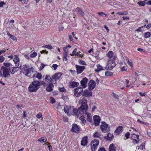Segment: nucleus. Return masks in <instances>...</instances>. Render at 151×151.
<instances>
[{"mask_svg":"<svg viewBox=\"0 0 151 151\" xmlns=\"http://www.w3.org/2000/svg\"><path fill=\"white\" fill-rule=\"evenodd\" d=\"M22 73L26 76L31 78L35 77L36 73L32 67L30 68L29 66L26 65H23Z\"/></svg>","mask_w":151,"mask_h":151,"instance_id":"1","label":"nucleus"},{"mask_svg":"<svg viewBox=\"0 0 151 151\" xmlns=\"http://www.w3.org/2000/svg\"><path fill=\"white\" fill-rule=\"evenodd\" d=\"M45 83L43 81H34L29 85L28 90L31 92H36L40 88V86L42 85H45Z\"/></svg>","mask_w":151,"mask_h":151,"instance_id":"2","label":"nucleus"},{"mask_svg":"<svg viewBox=\"0 0 151 151\" xmlns=\"http://www.w3.org/2000/svg\"><path fill=\"white\" fill-rule=\"evenodd\" d=\"M10 69L4 66H1L0 69V76L4 78H9L10 77Z\"/></svg>","mask_w":151,"mask_h":151,"instance_id":"3","label":"nucleus"},{"mask_svg":"<svg viewBox=\"0 0 151 151\" xmlns=\"http://www.w3.org/2000/svg\"><path fill=\"white\" fill-rule=\"evenodd\" d=\"M87 110L84 111L83 108H81V107L79 108L78 109H75L74 110L73 115H75L78 117L79 115L81 116L83 114H87Z\"/></svg>","mask_w":151,"mask_h":151,"instance_id":"4","label":"nucleus"},{"mask_svg":"<svg viewBox=\"0 0 151 151\" xmlns=\"http://www.w3.org/2000/svg\"><path fill=\"white\" fill-rule=\"evenodd\" d=\"M79 104L81 105V108H83L84 110H88V105L87 101L84 97L81 99L78 102Z\"/></svg>","mask_w":151,"mask_h":151,"instance_id":"5","label":"nucleus"},{"mask_svg":"<svg viewBox=\"0 0 151 151\" xmlns=\"http://www.w3.org/2000/svg\"><path fill=\"white\" fill-rule=\"evenodd\" d=\"M74 109L73 107L70 106H65L64 107V111L65 113H67L68 115L69 116L73 115Z\"/></svg>","mask_w":151,"mask_h":151,"instance_id":"6","label":"nucleus"},{"mask_svg":"<svg viewBox=\"0 0 151 151\" xmlns=\"http://www.w3.org/2000/svg\"><path fill=\"white\" fill-rule=\"evenodd\" d=\"M99 141L96 139H93L91 142V147L92 151H95L99 145Z\"/></svg>","mask_w":151,"mask_h":151,"instance_id":"7","label":"nucleus"},{"mask_svg":"<svg viewBox=\"0 0 151 151\" xmlns=\"http://www.w3.org/2000/svg\"><path fill=\"white\" fill-rule=\"evenodd\" d=\"M101 129L104 132H106L110 130L109 127L105 122H102Z\"/></svg>","mask_w":151,"mask_h":151,"instance_id":"8","label":"nucleus"},{"mask_svg":"<svg viewBox=\"0 0 151 151\" xmlns=\"http://www.w3.org/2000/svg\"><path fill=\"white\" fill-rule=\"evenodd\" d=\"M116 66V63L113 60L109 61L108 63L105 67V69L107 70H110L112 69Z\"/></svg>","mask_w":151,"mask_h":151,"instance_id":"9","label":"nucleus"},{"mask_svg":"<svg viewBox=\"0 0 151 151\" xmlns=\"http://www.w3.org/2000/svg\"><path fill=\"white\" fill-rule=\"evenodd\" d=\"M74 94L76 96H80L83 92V88L81 87L77 88L75 89L74 90Z\"/></svg>","mask_w":151,"mask_h":151,"instance_id":"10","label":"nucleus"},{"mask_svg":"<svg viewBox=\"0 0 151 151\" xmlns=\"http://www.w3.org/2000/svg\"><path fill=\"white\" fill-rule=\"evenodd\" d=\"M88 86L89 90L91 91L95 88L96 86V83L93 80H91L89 81Z\"/></svg>","mask_w":151,"mask_h":151,"instance_id":"11","label":"nucleus"},{"mask_svg":"<svg viewBox=\"0 0 151 151\" xmlns=\"http://www.w3.org/2000/svg\"><path fill=\"white\" fill-rule=\"evenodd\" d=\"M80 131V128L76 124H73L72 126V131L76 133H78Z\"/></svg>","mask_w":151,"mask_h":151,"instance_id":"12","label":"nucleus"},{"mask_svg":"<svg viewBox=\"0 0 151 151\" xmlns=\"http://www.w3.org/2000/svg\"><path fill=\"white\" fill-rule=\"evenodd\" d=\"M88 81V79L86 77L83 78V80L81 81V85L84 88H86L87 84Z\"/></svg>","mask_w":151,"mask_h":151,"instance_id":"13","label":"nucleus"},{"mask_svg":"<svg viewBox=\"0 0 151 151\" xmlns=\"http://www.w3.org/2000/svg\"><path fill=\"white\" fill-rule=\"evenodd\" d=\"M76 68L77 72L78 74L81 73L85 68L84 66H79L77 65H76Z\"/></svg>","mask_w":151,"mask_h":151,"instance_id":"14","label":"nucleus"},{"mask_svg":"<svg viewBox=\"0 0 151 151\" xmlns=\"http://www.w3.org/2000/svg\"><path fill=\"white\" fill-rule=\"evenodd\" d=\"M94 120V124L96 126H98L99 125L100 121V117L97 115H95L93 117Z\"/></svg>","mask_w":151,"mask_h":151,"instance_id":"15","label":"nucleus"},{"mask_svg":"<svg viewBox=\"0 0 151 151\" xmlns=\"http://www.w3.org/2000/svg\"><path fill=\"white\" fill-rule=\"evenodd\" d=\"M13 60L16 66H19V59L17 55H14L13 58Z\"/></svg>","mask_w":151,"mask_h":151,"instance_id":"16","label":"nucleus"},{"mask_svg":"<svg viewBox=\"0 0 151 151\" xmlns=\"http://www.w3.org/2000/svg\"><path fill=\"white\" fill-rule=\"evenodd\" d=\"M83 96L90 97L92 96V92L87 90H85L83 94Z\"/></svg>","mask_w":151,"mask_h":151,"instance_id":"17","label":"nucleus"},{"mask_svg":"<svg viewBox=\"0 0 151 151\" xmlns=\"http://www.w3.org/2000/svg\"><path fill=\"white\" fill-rule=\"evenodd\" d=\"M87 137H83L81 141V145L83 146H85L87 145Z\"/></svg>","mask_w":151,"mask_h":151,"instance_id":"18","label":"nucleus"},{"mask_svg":"<svg viewBox=\"0 0 151 151\" xmlns=\"http://www.w3.org/2000/svg\"><path fill=\"white\" fill-rule=\"evenodd\" d=\"M120 68H121V71H123L126 70H127V65L125 63H123L122 62L120 63Z\"/></svg>","mask_w":151,"mask_h":151,"instance_id":"19","label":"nucleus"},{"mask_svg":"<svg viewBox=\"0 0 151 151\" xmlns=\"http://www.w3.org/2000/svg\"><path fill=\"white\" fill-rule=\"evenodd\" d=\"M61 76V74L60 73H58L55 74L53 76H52V79L54 80H56L59 79Z\"/></svg>","mask_w":151,"mask_h":151,"instance_id":"20","label":"nucleus"},{"mask_svg":"<svg viewBox=\"0 0 151 151\" xmlns=\"http://www.w3.org/2000/svg\"><path fill=\"white\" fill-rule=\"evenodd\" d=\"M76 12H78L81 16L83 17L84 16V12L83 11L81 8L77 7L76 9Z\"/></svg>","mask_w":151,"mask_h":151,"instance_id":"21","label":"nucleus"},{"mask_svg":"<svg viewBox=\"0 0 151 151\" xmlns=\"http://www.w3.org/2000/svg\"><path fill=\"white\" fill-rule=\"evenodd\" d=\"M45 79L47 81L50 83H52V81H53L52 77V78H51L49 76L47 75H46V76Z\"/></svg>","mask_w":151,"mask_h":151,"instance_id":"22","label":"nucleus"},{"mask_svg":"<svg viewBox=\"0 0 151 151\" xmlns=\"http://www.w3.org/2000/svg\"><path fill=\"white\" fill-rule=\"evenodd\" d=\"M97 69L95 70V71L97 73H99L100 71L104 70L103 67L100 65L98 64L96 65Z\"/></svg>","mask_w":151,"mask_h":151,"instance_id":"23","label":"nucleus"},{"mask_svg":"<svg viewBox=\"0 0 151 151\" xmlns=\"http://www.w3.org/2000/svg\"><path fill=\"white\" fill-rule=\"evenodd\" d=\"M53 86L52 83H50L49 86L47 87L46 90L48 92L51 91L52 90Z\"/></svg>","mask_w":151,"mask_h":151,"instance_id":"24","label":"nucleus"},{"mask_svg":"<svg viewBox=\"0 0 151 151\" xmlns=\"http://www.w3.org/2000/svg\"><path fill=\"white\" fill-rule=\"evenodd\" d=\"M122 128L123 127L122 126L119 127L115 130V132L119 134L120 132H122Z\"/></svg>","mask_w":151,"mask_h":151,"instance_id":"25","label":"nucleus"},{"mask_svg":"<svg viewBox=\"0 0 151 151\" xmlns=\"http://www.w3.org/2000/svg\"><path fill=\"white\" fill-rule=\"evenodd\" d=\"M106 137L107 138H106L107 140H111L113 138V135L112 134L109 133H108L107 136Z\"/></svg>","mask_w":151,"mask_h":151,"instance_id":"26","label":"nucleus"},{"mask_svg":"<svg viewBox=\"0 0 151 151\" xmlns=\"http://www.w3.org/2000/svg\"><path fill=\"white\" fill-rule=\"evenodd\" d=\"M70 86L72 87H74L78 86L79 85V83L73 81L70 83Z\"/></svg>","mask_w":151,"mask_h":151,"instance_id":"27","label":"nucleus"},{"mask_svg":"<svg viewBox=\"0 0 151 151\" xmlns=\"http://www.w3.org/2000/svg\"><path fill=\"white\" fill-rule=\"evenodd\" d=\"M117 85L118 86H124L125 83L123 81H119L117 82Z\"/></svg>","mask_w":151,"mask_h":151,"instance_id":"28","label":"nucleus"},{"mask_svg":"<svg viewBox=\"0 0 151 151\" xmlns=\"http://www.w3.org/2000/svg\"><path fill=\"white\" fill-rule=\"evenodd\" d=\"M115 147L113 144L110 145L109 147V151H115Z\"/></svg>","mask_w":151,"mask_h":151,"instance_id":"29","label":"nucleus"},{"mask_svg":"<svg viewBox=\"0 0 151 151\" xmlns=\"http://www.w3.org/2000/svg\"><path fill=\"white\" fill-rule=\"evenodd\" d=\"M113 73L110 71H106L105 76H110L113 75Z\"/></svg>","mask_w":151,"mask_h":151,"instance_id":"30","label":"nucleus"},{"mask_svg":"<svg viewBox=\"0 0 151 151\" xmlns=\"http://www.w3.org/2000/svg\"><path fill=\"white\" fill-rule=\"evenodd\" d=\"M113 55V53L112 51H110L108 53V56L109 58H111Z\"/></svg>","mask_w":151,"mask_h":151,"instance_id":"31","label":"nucleus"},{"mask_svg":"<svg viewBox=\"0 0 151 151\" xmlns=\"http://www.w3.org/2000/svg\"><path fill=\"white\" fill-rule=\"evenodd\" d=\"M93 136L96 138H99L101 136V135L99 132H96L93 135Z\"/></svg>","mask_w":151,"mask_h":151,"instance_id":"32","label":"nucleus"},{"mask_svg":"<svg viewBox=\"0 0 151 151\" xmlns=\"http://www.w3.org/2000/svg\"><path fill=\"white\" fill-rule=\"evenodd\" d=\"M36 77L39 79H41L42 78V76L41 74L39 73L36 72Z\"/></svg>","mask_w":151,"mask_h":151,"instance_id":"33","label":"nucleus"},{"mask_svg":"<svg viewBox=\"0 0 151 151\" xmlns=\"http://www.w3.org/2000/svg\"><path fill=\"white\" fill-rule=\"evenodd\" d=\"M38 141L40 142H45L47 141V139H46L44 138L43 137H41L39 139Z\"/></svg>","mask_w":151,"mask_h":151,"instance_id":"34","label":"nucleus"},{"mask_svg":"<svg viewBox=\"0 0 151 151\" xmlns=\"http://www.w3.org/2000/svg\"><path fill=\"white\" fill-rule=\"evenodd\" d=\"M139 135H136L134 134H132L131 138H132V139L133 140H134V139L135 138H136L137 139H139Z\"/></svg>","mask_w":151,"mask_h":151,"instance_id":"35","label":"nucleus"},{"mask_svg":"<svg viewBox=\"0 0 151 151\" xmlns=\"http://www.w3.org/2000/svg\"><path fill=\"white\" fill-rule=\"evenodd\" d=\"M37 55V53L35 52H34L30 55V57L32 58L35 57Z\"/></svg>","mask_w":151,"mask_h":151,"instance_id":"36","label":"nucleus"},{"mask_svg":"<svg viewBox=\"0 0 151 151\" xmlns=\"http://www.w3.org/2000/svg\"><path fill=\"white\" fill-rule=\"evenodd\" d=\"M87 117L88 121L89 122L91 121L92 120V117L91 115V114H88L87 113Z\"/></svg>","mask_w":151,"mask_h":151,"instance_id":"37","label":"nucleus"},{"mask_svg":"<svg viewBox=\"0 0 151 151\" xmlns=\"http://www.w3.org/2000/svg\"><path fill=\"white\" fill-rule=\"evenodd\" d=\"M10 71L12 74H14L17 71L16 68L14 67L12 68L11 70L10 69Z\"/></svg>","mask_w":151,"mask_h":151,"instance_id":"38","label":"nucleus"},{"mask_svg":"<svg viewBox=\"0 0 151 151\" xmlns=\"http://www.w3.org/2000/svg\"><path fill=\"white\" fill-rule=\"evenodd\" d=\"M127 12L126 11L123 12H119L117 13V14L120 15H127Z\"/></svg>","mask_w":151,"mask_h":151,"instance_id":"39","label":"nucleus"},{"mask_svg":"<svg viewBox=\"0 0 151 151\" xmlns=\"http://www.w3.org/2000/svg\"><path fill=\"white\" fill-rule=\"evenodd\" d=\"M137 4L139 6H144L145 5V2L143 1H140L138 2Z\"/></svg>","mask_w":151,"mask_h":151,"instance_id":"40","label":"nucleus"},{"mask_svg":"<svg viewBox=\"0 0 151 151\" xmlns=\"http://www.w3.org/2000/svg\"><path fill=\"white\" fill-rule=\"evenodd\" d=\"M150 34L149 32H146L145 34V37L146 38H148L150 37Z\"/></svg>","mask_w":151,"mask_h":151,"instance_id":"41","label":"nucleus"},{"mask_svg":"<svg viewBox=\"0 0 151 151\" xmlns=\"http://www.w3.org/2000/svg\"><path fill=\"white\" fill-rule=\"evenodd\" d=\"M3 64L6 68L9 67L11 65V63H4Z\"/></svg>","mask_w":151,"mask_h":151,"instance_id":"42","label":"nucleus"},{"mask_svg":"<svg viewBox=\"0 0 151 151\" xmlns=\"http://www.w3.org/2000/svg\"><path fill=\"white\" fill-rule=\"evenodd\" d=\"M67 52H65V53L63 54V60L64 61H67L68 60L67 58Z\"/></svg>","mask_w":151,"mask_h":151,"instance_id":"43","label":"nucleus"},{"mask_svg":"<svg viewBox=\"0 0 151 151\" xmlns=\"http://www.w3.org/2000/svg\"><path fill=\"white\" fill-rule=\"evenodd\" d=\"M129 83H130V84H132V81H129V80L127 79L126 80V83L127 84V85L126 86V87H129L130 86V85L129 84Z\"/></svg>","mask_w":151,"mask_h":151,"instance_id":"44","label":"nucleus"},{"mask_svg":"<svg viewBox=\"0 0 151 151\" xmlns=\"http://www.w3.org/2000/svg\"><path fill=\"white\" fill-rule=\"evenodd\" d=\"M145 147V146L144 144L142 143V145L139 146V147L138 146L137 147H138V149H140L142 150H143V148H144Z\"/></svg>","mask_w":151,"mask_h":151,"instance_id":"45","label":"nucleus"},{"mask_svg":"<svg viewBox=\"0 0 151 151\" xmlns=\"http://www.w3.org/2000/svg\"><path fill=\"white\" fill-rule=\"evenodd\" d=\"M77 49L76 48H75L73 50V52L72 53V54H71V56H73L74 55H76V54L77 53V52H76Z\"/></svg>","mask_w":151,"mask_h":151,"instance_id":"46","label":"nucleus"},{"mask_svg":"<svg viewBox=\"0 0 151 151\" xmlns=\"http://www.w3.org/2000/svg\"><path fill=\"white\" fill-rule=\"evenodd\" d=\"M42 114L41 113H39L36 116L37 118L38 119H40V118H42V119H43V118L42 117Z\"/></svg>","mask_w":151,"mask_h":151,"instance_id":"47","label":"nucleus"},{"mask_svg":"<svg viewBox=\"0 0 151 151\" xmlns=\"http://www.w3.org/2000/svg\"><path fill=\"white\" fill-rule=\"evenodd\" d=\"M59 90L61 92H64L65 91V89L64 87L59 88Z\"/></svg>","mask_w":151,"mask_h":151,"instance_id":"48","label":"nucleus"},{"mask_svg":"<svg viewBox=\"0 0 151 151\" xmlns=\"http://www.w3.org/2000/svg\"><path fill=\"white\" fill-rule=\"evenodd\" d=\"M98 14L102 16H103L104 15H105L106 17L107 16V15L106 14L103 12H98Z\"/></svg>","mask_w":151,"mask_h":151,"instance_id":"49","label":"nucleus"},{"mask_svg":"<svg viewBox=\"0 0 151 151\" xmlns=\"http://www.w3.org/2000/svg\"><path fill=\"white\" fill-rule=\"evenodd\" d=\"M59 30L62 31L64 29L63 26L62 25H60L59 27Z\"/></svg>","mask_w":151,"mask_h":151,"instance_id":"50","label":"nucleus"},{"mask_svg":"<svg viewBox=\"0 0 151 151\" xmlns=\"http://www.w3.org/2000/svg\"><path fill=\"white\" fill-rule=\"evenodd\" d=\"M137 50L138 51H139L141 52H145V50H143L141 48H138Z\"/></svg>","mask_w":151,"mask_h":151,"instance_id":"51","label":"nucleus"},{"mask_svg":"<svg viewBox=\"0 0 151 151\" xmlns=\"http://www.w3.org/2000/svg\"><path fill=\"white\" fill-rule=\"evenodd\" d=\"M58 65L56 64H54L52 65V67L53 68V69L54 70L56 69L58 67Z\"/></svg>","mask_w":151,"mask_h":151,"instance_id":"52","label":"nucleus"},{"mask_svg":"<svg viewBox=\"0 0 151 151\" xmlns=\"http://www.w3.org/2000/svg\"><path fill=\"white\" fill-rule=\"evenodd\" d=\"M80 52H77V53L76 54V55H77L80 57L82 58L83 56V55L82 54H80Z\"/></svg>","mask_w":151,"mask_h":151,"instance_id":"53","label":"nucleus"},{"mask_svg":"<svg viewBox=\"0 0 151 151\" xmlns=\"http://www.w3.org/2000/svg\"><path fill=\"white\" fill-rule=\"evenodd\" d=\"M130 134V133H129V132H127L126 133V134H125V136L127 139L129 138Z\"/></svg>","mask_w":151,"mask_h":151,"instance_id":"54","label":"nucleus"},{"mask_svg":"<svg viewBox=\"0 0 151 151\" xmlns=\"http://www.w3.org/2000/svg\"><path fill=\"white\" fill-rule=\"evenodd\" d=\"M4 58L2 56H0V62H2L4 61Z\"/></svg>","mask_w":151,"mask_h":151,"instance_id":"55","label":"nucleus"},{"mask_svg":"<svg viewBox=\"0 0 151 151\" xmlns=\"http://www.w3.org/2000/svg\"><path fill=\"white\" fill-rule=\"evenodd\" d=\"M112 95L115 98H116V99H118V95H117V94H116L115 93H112Z\"/></svg>","mask_w":151,"mask_h":151,"instance_id":"56","label":"nucleus"},{"mask_svg":"<svg viewBox=\"0 0 151 151\" xmlns=\"http://www.w3.org/2000/svg\"><path fill=\"white\" fill-rule=\"evenodd\" d=\"M139 94L140 96H145L146 95V94L145 92L142 93V92H139Z\"/></svg>","mask_w":151,"mask_h":151,"instance_id":"57","label":"nucleus"},{"mask_svg":"<svg viewBox=\"0 0 151 151\" xmlns=\"http://www.w3.org/2000/svg\"><path fill=\"white\" fill-rule=\"evenodd\" d=\"M127 60H128V63L131 66H132V63L131 62H130L128 58H127Z\"/></svg>","mask_w":151,"mask_h":151,"instance_id":"58","label":"nucleus"},{"mask_svg":"<svg viewBox=\"0 0 151 151\" xmlns=\"http://www.w3.org/2000/svg\"><path fill=\"white\" fill-rule=\"evenodd\" d=\"M50 102L52 103H53L55 102V99L52 97H51L50 98Z\"/></svg>","mask_w":151,"mask_h":151,"instance_id":"59","label":"nucleus"},{"mask_svg":"<svg viewBox=\"0 0 151 151\" xmlns=\"http://www.w3.org/2000/svg\"><path fill=\"white\" fill-rule=\"evenodd\" d=\"M79 63L80 64L83 65H86L85 62L84 61H83L82 60H80L79 62Z\"/></svg>","mask_w":151,"mask_h":151,"instance_id":"60","label":"nucleus"},{"mask_svg":"<svg viewBox=\"0 0 151 151\" xmlns=\"http://www.w3.org/2000/svg\"><path fill=\"white\" fill-rule=\"evenodd\" d=\"M142 31V30L141 29V27H139L137 29H136L135 30V31H137V32H141Z\"/></svg>","mask_w":151,"mask_h":151,"instance_id":"61","label":"nucleus"},{"mask_svg":"<svg viewBox=\"0 0 151 151\" xmlns=\"http://www.w3.org/2000/svg\"><path fill=\"white\" fill-rule=\"evenodd\" d=\"M5 4V3L3 1H1L0 2V7H2Z\"/></svg>","mask_w":151,"mask_h":151,"instance_id":"62","label":"nucleus"},{"mask_svg":"<svg viewBox=\"0 0 151 151\" xmlns=\"http://www.w3.org/2000/svg\"><path fill=\"white\" fill-rule=\"evenodd\" d=\"M136 78H132V81H131L132 83H134L136 81Z\"/></svg>","mask_w":151,"mask_h":151,"instance_id":"63","label":"nucleus"},{"mask_svg":"<svg viewBox=\"0 0 151 151\" xmlns=\"http://www.w3.org/2000/svg\"><path fill=\"white\" fill-rule=\"evenodd\" d=\"M99 151H106V150L104 148L101 147L99 149Z\"/></svg>","mask_w":151,"mask_h":151,"instance_id":"64","label":"nucleus"}]
</instances>
